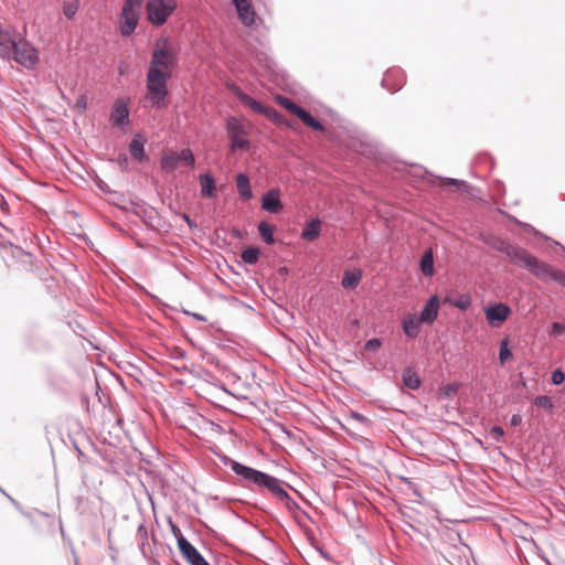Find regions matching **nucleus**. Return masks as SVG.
<instances>
[{
  "label": "nucleus",
  "mask_w": 565,
  "mask_h": 565,
  "mask_svg": "<svg viewBox=\"0 0 565 565\" xmlns=\"http://www.w3.org/2000/svg\"><path fill=\"white\" fill-rule=\"evenodd\" d=\"M163 46H159V41L157 42L151 52V60L146 74L147 94L145 98L154 109H162L168 106V81L178 63L177 53L173 49L167 46V40H163Z\"/></svg>",
  "instance_id": "nucleus-1"
},
{
  "label": "nucleus",
  "mask_w": 565,
  "mask_h": 565,
  "mask_svg": "<svg viewBox=\"0 0 565 565\" xmlns=\"http://www.w3.org/2000/svg\"><path fill=\"white\" fill-rule=\"evenodd\" d=\"M223 462L228 466L238 477V482L243 486L254 484L258 489H265L276 500L284 503L291 511L298 508V503L289 495L284 486L287 483L276 477L245 466L228 457H224Z\"/></svg>",
  "instance_id": "nucleus-2"
},
{
  "label": "nucleus",
  "mask_w": 565,
  "mask_h": 565,
  "mask_svg": "<svg viewBox=\"0 0 565 565\" xmlns=\"http://www.w3.org/2000/svg\"><path fill=\"white\" fill-rule=\"evenodd\" d=\"M498 250L505 254L511 263L520 268L526 269L531 275L543 282L554 281L565 288V273L540 260L526 249L500 241Z\"/></svg>",
  "instance_id": "nucleus-3"
},
{
  "label": "nucleus",
  "mask_w": 565,
  "mask_h": 565,
  "mask_svg": "<svg viewBox=\"0 0 565 565\" xmlns=\"http://www.w3.org/2000/svg\"><path fill=\"white\" fill-rule=\"evenodd\" d=\"M6 60L14 61L26 70H34L40 61L39 51L24 38L19 39Z\"/></svg>",
  "instance_id": "nucleus-4"
},
{
  "label": "nucleus",
  "mask_w": 565,
  "mask_h": 565,
  "mask_svg": "<svg viewBox=\"0 0 565 565\" xmlns=\"http://www.w3.org/2000/svg\"><path fill=\"white\" fill-rule=\"evenodd\" d=\"M177 8V0H147V19L151 25L161 26L174 13Z\"/></svg>",
  "instance_id": "nucleus-5"
},
{
  "label": "nucleus",
  "mask_w": 565,
  "mask_h": 565,
  "mask_svg": "<svg viewBox=\"0 0 565 565\" xmlns=\"http://www.w3.org/2000/svg\"><path fill=\"white\" fill-rule=\"evenodd\" d=\"M226 131L231 142V149L247 150L249 149V141L246 138L245 126L242 120L235 116H231L226 120Z\"/></svg>",
  "instance_id": "nucleus-6"
},
{
  "label": "nucleus",
  "mask_w": 565,
  "mask_h": 565,
  "mask_svg": "<svg viewBox=\"0 0 565 565\" xmlns=\"http://www.w3.org/2000/svg\"><path fill=\"white\" fill-rule=\"evenodd\" d=\"M232 92L243 105L249 107L255 113L264 115L275 122L279 120L280 114L275 108L260 104L248 94L244 93L238 86H234Z\"/></svg>",
  "instance_id": "nucleus-7"
},
{
  "label": "nucleus",
  "mask_w": 565,
  "mask_h": 565,
  "mask_svg": "<svg viewBox=\"0 0 565 565\" xmlns=\"http://www.w3.org/2000/svg\"><path fill=\"white\" fill-rule=\"evenodd\" d=\"M279 102L281 106H284L292 115L298 117L306 126L317 131H323V125L300 105L294 103L291 99L287 97H280Z\"/></svg>",
  "instance_id": "nucleus-8"
},
{
  "label": "nucleus",
  "mask_w": 565,
  "mask_h": 565,
  "mask_svg": "<svg viewBox=\"0 0 565 565\" xmlns=\"http://www.w3.org/2000/svg\"><path fill=\"white\" fill-rule=\"evenodd\" d=\"M483 311L487 322L494 328L500 327L511 315V308L503 302L490 305Z\"/></svg>",
  "instance_id": "nucleus-9"
},
{
  "label": "nucleus",
  "mask_w": 565,
  "mask_h": 565,
  "mask_svg": "<svg viewBox=\"0 0 565 565\" xmlns=\"http://www.w3.org/2000/svg\"><path fill=\"white\" fill-rule=\"evenodd\" d=\"M140 14V11L121 8L118 19V29L122 36H130L135 32Z\"/></svg>",
  "instance_id": "nucleus-10"
},
{
  "label": "nucleus",
  "mask_w": 565,
  "mask_h": 565,
  "mask_svg": "<svg viewBox=\"0 0 565 565\" xmlns=\"http://www.w3.org/2000/svg\"><path fill=\"white\" fill-rule=\"evenodd\" d=\"M178 546L183 557L191 565H210L200 552L183 536L178 537Z\"/></svg>",
  "instance_id": "nucleus-11"
},
{
  "label": "nucleus",
  "mask_w": 565,
  "mask_h": 565,
  "mask_svg": "<svg viewBox=\"0 0 565 565\" xmlns=\"http://www.w3.org/2000/svg\"><path fill=\"white\" fill-rule=\"evenodd\" d=\"M109 120L113 126L125 127L129 124V108L124 99L115 100Z\"/></svg>",
  "instance_id": "nucleus-12"
},
{
  "label": "nucleus",
  "mask_w": 565,
  "mask_h": 565,
  "mask_svg": "<svg viewBox=\"0 0 565 565\" xmlns=\"http://www.w3.org/2000/svg\"><path fill=\"white\" fill-rule=\"evenodd\" d=\"M19 39L17 32L0 24V57L7 58Z\"/></svg>",
  "instance_id": "nucleus-13"
},
{
  "label": "nucleus",
  "mask_w": 565,
  "mask_h": 565,
  "mask_svg": "<svg viewBox=\"0 0 565 565\" xmlns=\"http://www.w3.org/2000/svg\"><path fill=\"white\" fill-rule=\"evenodd\" d=\"M382 86L391 93L398 92L404 84V73L399 68H393L385 72L382 78Z\"/></svg>",
  "instance_id": "nucleus-14"
},
{
  "label": "nucleus",
  "mask_w": 565,
  "mask_h": 565,
  "mask_svg": "<svg viewBox=\"0 0 565 565\" xmlns=\"http://www.w3.org/2000/svg\"><path fill=\"white\" fill-rule=\"evenodd\" d=\"M234 3L238 18L242 23L246 26H250L255 22V10L252 4V0H232Z\"/></svg>",
  "instance_id": "nucleus-15"
},
{
  "label": "nucleus",
  "mask_w": 565,
  "mask_h": 565,
  "mask_svg": "<svg viewBox=\"0 0 565 565\" xmlns=\"http://www.w3.org/2000/svg\"><path fill=\"white\" fill-rule=\"evenodd\" d=\"M440 301L437 295L431 296L419 313V321L433 323L439 312Z\"/></svg>",
  "instance_id": "nucleus-16"
},
{
  "label": "nucleus",
  "mask_w": 565,
  "mask_h": 565,
  "mask_svg": "<svg viewBox=\"0 0 565 565\" xmlns=\"http://www.w3.org/2000/svg\"><path fill=\"white\" fill-rule=\"evenodd\" d=\"M262 207L269 213H279L282 210L279 191L271 189L267 191L262 198Z\"/></svg>",
  "instance_id": "nucleus-17"
},
{
  "label": "nucleus",
  "mask_w": 565,
  "mask_h": 565,
  "mask_svg": "<svg viewBox=\"0 0 565 565\" xmlns=\"http://www.w3.org/2000/svg\"><path fill=\"white\" fill-rule=\"evenodd\" d=\"M419 317L415 313H408L402 319V329L404 334L409 339H416L420 332Z\"/></svg>",
  "instance_id": "nucleus-18"
},
{
  "label": "nucleus",
  "mask_w": 565,
  "mask_h": 565,
  "mask_svg": "<svg viewBox=\"0 0 565 565\" xmlns=\"http://www.w3.org/2000/svg\"><path fill=\"white\" fill-rule=\"evenodd\" d=\"M129 153L131 158L137 162H143L148 160V156L145 152V140L141 135L137 134L129 143Z\"/></svg>",
  "instance_id": "nucleus-19"
},
{
  "label": "nucleus",
  "mask_w": 565,
  "mask_h": 565,
  "mask_svg": "<svg viewBox=\"0 0 565 565\" xmlns=\"http://www.w3.org/2000/svg\"><path fill=\"white\" fill-rule=\"evenodd\" d=\"M321 231V222L319 218H311L306 222L302 232L301 238L308 242H312L317 239L320 235Z\"/></svg>",
  "instance_id": "nucleus-20"
},
{
  "label": "nucleus",
  "mask_w": 565,
  "mask_h": 565,
  "mask_svg": "<svg viewBox=\"0 0 565 565\" xmlns=\"http://www.w3.org/2000/svg\"><path fill=\"white\" fill-rule=\"evenodd\" d=\"M235 181L239 198L244 201L252 199L253 192L249 183V178L245 173H238L235 178Z\"/></svg>",
  "instance_id": "nucleus-21"
},
{
  "label": "nucleus",
  "mask_w": 565,
  "mask_h": 565,
  "mask_svg": "<svg viewBox=\"0 0 565 565\" xmlns=\"http://www.w3.org/2000/svg\"><path fill=\"white\" fill-rule=\"evenodd\" d=\"M201 194L204 198H213L216 192L215 180L209 173L200 174Z\"/></svg>",
  "instance_id": "nucleus-22"
},
{
  "label": "nucleus",
  "mask_w": 565,
  "mask_h": 565,
  "mask_svg": "<svg viewBox=\"0 0 565 565\" xmlns=\"http://www.w3.org/2000/svg\"><path fill=\"white\" fill-rule=\"evenodd\" d=\"M362 279L361 269L345 270L341 280V286L345 289L355 288Z\"/></svg>",
  "instance_id": "nucleus-23"
},
{
  "label": "nucleus",
  "mask_w": 565,
  "mask_h": 565,
  "mask_svg": "<svg viewBox=\"0 0 565 565\" xmlns=\"http://www.w3.org/2000/svg\"><path fill=\"white\" fill-rule=\"evenodd\" d=\"M419 267L425 276H431L434 274V254L431 248L426 249L422 255Z\"/></svg>",
  "instance_id": "nucleus-24"
},
{
  "label": "nucleus",
  "mask_w": 565,
  "mask_h": 565,
  "mask_svg": "<svg viewBox=\"0 0 565 565\" xmlns=\"http://www.w3.org/2000/svg\"><path fill=\"white\" fill-rule=\"evenodd\" d=\"M257 230H258L260 237L263 238V241L265 243H267L269 245L275 243V238H274L275 226L274 225H270L267 222L262 221V222H259Z\"/></svg>",
  "instance_id": "nucleus-25"
},
{
  "label": "nucleus",
  "mask_w": 565,
  "mask_h": 565,
  "mask_svg": "<svg viewBox=\"0 0 565 565\" xmlns=\"http://www.w3.org/2000/svg\"><path fill=\"white\" fill-rule=\"evenodd\" d=\"M403 383L411 390H417L420 385V379L413 369L407 367L403 372Z\"/></svg>",
  "instance_id": "nucleus-26"
},
{
  "label": "nucleus",
  "mask_w": 565,
  "mask_h": 565,
  "mask_svg": "<svg viewBox=\"0 0 565 565\" xmlns=\"http://www.w3.org/2000/svg\"><path fill=\"white\" fill-rule=\"evenodd\" d=\"M177 153H166L160 160V167L163 171L172 172L178 167Z\"/></svg>",
  "instance_id": "nucleus-27"
},
{
  "label": "nucleus",
  "mask_w": 565,
  "mask_h": 565,
  "mask_svg": "<svg viewBox=\"0 0 565 565\" xmlns=\"http://www.w3.org/2000/svg\"><path fill=\"white\" fill-rule=\"evenodd\" d=\"M259 254L260 252L257 247L249 246L242 252L241 258L245 264L254 265L258 262Z\"/></svg>",
  "instance_id": "nucleus-28"
},
{
  "label": "nucleus",
  "mask_w": 565,
  "mask_h": 565,
  "mask_svg": "<svg viewBox=\"0 0 565 565\" xmlns=\"http://www.w3.org/2000/svg\"><path fill=\"white\" fill-rule=\"evenodd\" d=\"M444 302H450L454 307L460 310H467L471 306V297L465 294L460 295L454 301H451L449 298H445Z\"/></svg>",
  "instance_id": "nucleus-29"
},
{
  "label": "nucleus",
  "mask_w": 565,
  "mask_h": 565,
  "mask_svg": "<svg viewBox=\"0 0 565 565\" xmlns=\"http://www.w3.org/2000/svg\"><path fill=\"white\" fill-rule=\"evenodd\" d=\"M178 162H182L188 167H194L195 158L191 149H182L179 153H177Z\"/></svg>",
  "instance_id": "nucleus-30"
},
{
  "label": "nucleus",
  "mask_w": 565,
  "mask_h": 565,
  "mask_svg": "<svg viewBox=\"0 0 565 565\" xmlns=\"http://www.w3.org/2000/svg\"><path fill=\"white\" fill-rule=\"evenodd\" d=\"M79 9V1L72 0L63 4V13L67 19H73Z\"/></svg>",
  "instance_id": "nucleus-31"
},
{
  "label": "nucleus",
  "mask_w": 565,
  "mask_h": 565,
  "mask_svg": "<svg viewBox=\"0 0 565 565\" xmlns=\"http://www.w3.org/2000/svg\"><path fill=\"white\" fill-rule=\"evenodd\" d=\"M512 355L511 350L509 349V341L507 338L501 340L500 342V351H499V361L500 364L503 365L505 361Z\"/></svg>",
  "instance_id": "nucleus-32"
},
{
  "label": "nucleus",
  "mask_w": 565,
  "mask_h": 565,
  "mask_svg": "<svg viewBox=\"0 0 565 565\" xmlns=\"http://www.w3.org/2000/svg\"><path fill=\"white\" fill-rule=\"evenodd\" d=\"M534 404L537 407H542L545 409H552L553 408V402L552 399L546 395H540L534 398Z\"/></svg>",
  "instance_id": "nucleus-33"
},
{
  "label": "nucleus",
  "mask_w": 565,
  "mask_h": 565,
  "mask_svg": "<svg viewBox=\"0 0 565 565\" xmlns=\"http://www.w3.org/2000/svg\"><path fill=\"white\" fill-rule=\"evenodd\" d=\"M441 183L443 185H454L459 190H465L467 188V183L465 181L451 178L441 179Z\"/></svg>",
  "instance_id": "nucleus-34"
},
{
  "label": "nucleus",
  "mask_w": 565,
  "mask_h": 565,
  "mask_svg": "<svg viewBox=\"0 0 565 565\" xmlns=\"http://www.w3.org/2000/svg\"><path fill=\"white\" fill-rule=\"evenodd\" d=\"M142 3H143V0H125L122 8L141 12Z\"/></svg>",
  "instance_id": "nucleus-35"
},
{
  "label": "nucleus",
  "mask_w": 565,
  "mask_h": 565,
  "mask_svg": "<svg viewBox=\"0 0 565 565\" xmlns=\"http://www.w3.org/2000/svg\"><path fill=\"white\" fill-rule=\"evenodd\" d=\"M551 381L554 385H559L565 381V374L559 369L552 372Z\"/></svg>",
  "instance_id": "nucleus-36"
},
{
  "label": "nucleus",
  "mask_w": 565,
  "mask_h": 565,
  "mask_svg": "<svg viewBox=\"0 0 565 565\" xmlns=\"http://www.w3.org/2000/svg\"><path fill=\"white\" fill-rule=\"evenodd\" d=\"M382 342L380 339L377 338H372L370 340H367L364 344V349L366 351H374L376 349H379L381 347Z\"/></svg>",
  "instance_id": "nucleus-37"
},
{
  "label": "nucleus",
  "mask_w": 565,
  "mask_h": 565,
  "mask_svg": "<svg viewBox=\"0 0 565 565\" xmlns=\"http://www.w3.org/2000/svg\"><path fill=\"white\" fill-rule=\"evenodd\" d=\"M490 435L492 436V438L499 441L503 437L504 430L501 426L495 425L491 427Z\"/></svg>",
  "instance_id": "nucleus-38"
},
{
  "label": "nucleus",
  "mask_w": 565,
  "mask_h": 565,
  "mask_svg": "<svg viewBox=\"0 0 565 565\" xmlns=\"http://www.w3.org/2000/svg\"><path fill=\"white\" fill-rule=\"evenodd\" d=\"M551 333L553 335H561L565 333V326L559 322H553L552 323V331Z\"/></svg>",
  "instance_id": "nucleus-39"
},
{
  "label": "nucleus",
  "mask_w": 565,
  "mask_h": 565,
  "mask_svg": "<svg viewBox=\"0 0 565 565\" xmlns=\"http://www.w3.org/2000/svg\"><path fill=\"white\" fill-rule=\"evenodd\" d=\"M75 107L81 110V111H85L86 108H87V98L85 95H81L77 99H76V103H75Z\"/></svg>",
  "instance_id": "nucleus-40"
},
{
  "label": "nucleus",
  "mask_w": 565,
  "mask_h": 565,
  "mask_svg": "<svg viewBox=\"0 0 565 565\" xmlns=\"http://www.w3.org/2000/svg\"><path fill=\"white\" fill-rule=\"evenodd\" d=\"M118 164L122 170H126L128 167V158L126 154H119L118 157Z\"/></svg>",
  "instance_id": "nucleus-41"
},
{
  "label": "nucleus",
  "mask_w": 565,
  "mask_h": 565,
  "mask_svg": "<svg viewBox=\"0 0 565 565\" xmlns=\"http://www.w3.org/2000/svg\"><path fill=\"white\" fill-rule=\"evenodd\" d=\"M521 423H522V416L520 414H513L511 416V419H510L511 426L516 427V426L521 425Z\"/></svg>",
  "instance_id": "nucleus-42"
},
{
  "label": "nucleus",
  "mask_w": 565,
  "mask_h": 565,
  "mask_svg": "<svg viewBox=\"0 0 565 565\" xmlns=\"http://www.w3.org/2000/svg\"><path fill=\"white\" fill-rule=\"evenodd\" d=\"M193 318H195L196 320H200V321H205V317L202 316L201 313H191Z\"/></svg>",
  "instance_id": "nucleus-43"
},
{
  "label": "nucleus",
  "mask_w": 565,
  "mask_h": 565,
  "mask_svg": "<svg viewBox=\"0 0 565 565\" xmlns=\"http://www.w3.org/2000/svg\"><path fill=\"white\" fill-rule=\"evenodd\" d=\"M353 418L358 419V420H363L364 419V416L359 414V413H353Z\"/></svg>",
  "instance_id": "nucleus-44"
},
{
  "label": "nucleus",
  "mask_w": 565,
  "mask_h": 565,
  "mask_svg": "<svg viewBox=\"0 0 565 565\" xmlns=\"http://www.w3.org/2000/svg\"><path fill=\"white\" fill-rule=\"evenodd\" d=\"M184 220L188 222V224L191 225V221H190V217L188 215H184Z\"/></svg>",
  "instance_id": "nucleus-45"
}]
</instances>
